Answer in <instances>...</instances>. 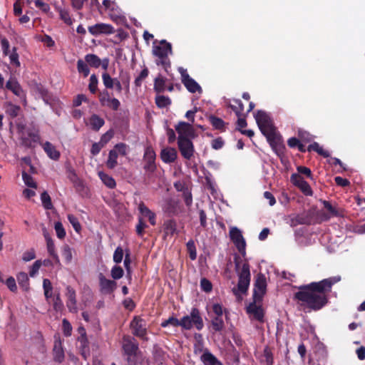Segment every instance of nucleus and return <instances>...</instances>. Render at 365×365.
Here are the masks:
<instances>
[{"instance_id": "1", "label": "nucleus", "mask_w": 365, "mask_h": 365, "mask_svg": "<svg viewBox=\"0 0 365 365\" xmlns=\"http://www.w3.org/2000/svg\"><path fill=\"white\" fill-rule=\"evenodd\" d=\"M341 280L340 276L324 279L318 282H312L299 287V291L294 294V299L301 310L318 311L328 303L327 293L330 292L332 286Z\"/></svg>"}, {"instance_id": "2", "label": "nucleus", "mask_w": 365, "mask_h": 365, "mask_svg": "<svg viewBox=\"0 0 365 365\" xmlns=\"http://www.w3.org/2000/svg\"><path fill=\"white\" fill-rule=\"evenodd\" d=\"M255 118L262 133L267 138L272 148L279 155V152H282L284 146L282 144L281 135L276 131V128L273 125L271 117L267 112L259 110L255 113Z\"/></svg>"}, {"instance_id": "3", "label": "nucleus", "mask_w": 365, "mask_h": 365, "mask_svg": "<svg viewBox=\"0 0 365 365\" xmlns=\"http://www.w3.org/2000/svg\"><path fill=\"white\" fill-rule=\"evenodd\" d=\"M234 262L238 276V282L237 287H234L232 291L237 297H240V294H247L250 284V264L247 262H245L240 268L241 259L238 256L235 257Z\"/></svg>"}, {"instance_id": "4", "label": "nucleus", "mask_w": 365, "mask_h": 365, "mask_svg": "<svg viewBox=\"0 0 365 365\" xmlns=\"http://www.w3.org/2000/svg\"><path fill=\"white\" fill-rule=\"evenodd\" d=\"M122 348L128 365H137L140 351L136 339L129 335H124L122 339Z\"/></svg>"}, {"instance_id": "5", "label": "nucleus", "mask_w": 365, "mask_h": 365, "mask_svg": "<svg viewBox=\"0 0 365 365\" xmlns=\"http://www.w3.org/2000/svg\"><path fill=\"white\" fill-rule=\"evenodd\" d=\"M153 53L157 56L158 59L155 61L158 66H162L165 71L170 67V61L168 58L169 54H172V46L165 40L160 41V45L154 46Z\"/></svg>"}, {"instance_id": "6", "label": "nucleus", "mask_w": 365, "mask_h": 365, "mask_svg": "<svg viewBox=\"0 0 365 365\" xmlns=\"http://www.w3.org/2000/svg\"><path fill=\"white\" fill-rule=\"evenodd\" d=\"M181 327L186 330H190L195 327L197 330H201L204 323L198 309H192L190 315L184 316L181 319Z\"/></svg>"}, {"instance_id": "7", "label": "nucleus", "mask_w": 365, "mask_h": 365, "mask_svg": "<svg viewBox=\"0 0 365 365\" xmlns=\"http://www.w3.org/2000/svg\"><path fill=\"white\" fill-rule=\"evenodd\" d=\"M132 334L143 341H148L147 324L140 317L135 316L130 323Z\"/></svg>"}, {"instance_id": "8", "label": "nucleus", "mask_w": 365, "mask_h": 365, "mask_svg": "<svg viewBox=\"0 0 365 365\" xmlns=\"http://www.w3.org/2000/svg\"><path fill=\"white\" fill-rule=\"evenodd\" d=\"M230 237L236 246L237 250L242 256H245L246 255V242L242 236V232L237 227H233L230 230Z\"/></svg>"}, {"instance_id": "9", "label": "nucleus", "mask_w": 365, "mask_h": 365, "mask_svg": "<svg viewBox=\"0 0 365 365\" xmlns=\"http://www.w3.org/2000/svg\"><path fill=\"white\" fill-rule=\"evenodd\" d=\"M179 71L181 74V81L187 91L192 93L195 92L202 93V90L200 86L187 73V70L183 68H179Z\"/></svg>"}, {"instance_id": "10", "label": "nucleus", "mask_w": 365, "mask_h": 365, "mask_svg": "<svg viewBox=\"0 0 365 365\" xmlns=\"http://www.w3.org/2000/svg\"><path fill=\"white\" fill-rule=\"evenodd\" d=\"M267 281L264 274L259 273L257 276L255 282V288L253 291V299L262 300L263 296L266 293Z\"/></svg>"}, {"instance_id": "11", "label": "nucleus", "mask_w": 365, "mask_h": 365, "mask_svg": "<svg viewBox=\"0 0 365 365\" xmlns=\"http://www.w3.org/2000/svg\"><path fill=\"white\" fill-rule=\"evenodd\" d=\"M175 130L178 134V140L195 138V130L190 123L180 121L175 125Z\"/></svg>"}, {"instance_id": "12", "label": "nucleus", "mask_w": 365, "mask_h": 365, "mask_svg": "<svg viewBox=\"0 0 365 365\" xmlns=\"http://www.w3.org/2000/svg\"><path fill=\"white\" fill-rule=\"evenodd\" d=\"M156 155L153 148L148 147L144 153L143 161H144V170L148 172L153 173L156 170L155 165Z\"/></svg>"}, {"instance_id": "13", "label": "nucleus", "mask_w": 365, "mask_h": 365, "mask_svg": "<svg viewBox=\"0 0 365 365\" xmlns=\"http://www.w3.org/2000/svg\"><path fill=\"white\" fill-rule=\"evenodd\" d=\"M290 181L307 196L313 195L312 190L307 182L299 174L293 173L290 177Z\"/></svg>"}, {"instance_id": "14", "label": "nucleus", "mask_w": 365, "mask_h": 365, "mask_svg": "<svg viewBox=\"0 0 365 365\" xmlns=\"http://www.w3.org/2000/svg\"><path fill=\"white\" fill-rule=\"evenodd\" d=\"M179 150L182 156L190 160L194 154V145L190 139H181L178 140Z\"/></svg>"}, {"instance_id": "15", "label": "nucleus", "mask_w": 365, "mask_h": 365, "mask_svg": "<svg viewBox=\"0 0 365 365\" xmlns=\"http://www.w3.org/2000/svg\"><path fill=\"white\" fill-rule=\"evenodd\" d=\"M100 291L102 294H110L117 287V283L114 280L108 279L103 273L98 274Z\"/></svg>"}, {"instance_id": "16", "label": "nucleus", "mask_w": 365, "mask_h": 365, "mask_svg": "<svg viewBox=\"0 0 365 365\" xmlns=\"http://www.w3.org/2000/svg\"><path fill=\"white\" fill-rule=\"evenodd\" d=\"M262 301L253 299L252 302L247 307V312L252 314L254 318L259 322H263L264 319V311L260 304Z\"/></svg>"}, {"instance_id": "17", "label": "nucleus", "mask_w": 365, "mask_h": 365, "mask_svg": "<svg viewBox=\"0 0 365 365\" xmlns=\"http://www.w3.org/2000/svg\"><path fill=\"white\" fill-rule=\"evenodd\" d=\"M88 29L91 34L96 36L101 34L108 35L115 33V29L110 24L104 23H99L91 26Z\"/></svg>"}, {"instance_id": "18", "label": "nucleus", "mask_w": 365, "mask_h": 365, "mask_svg": "<svg viewBox=\"0 0 365 365\" xmlns=\"http://www.w3.org/2000/svg\"><path fill=\"white\" fill-rule=\"evenodd\" d=\"M313 212L308 210L297 215L294 218L291 220V225L297 226V225H310L312 222Z\"/></svg>"}, {"instance_id": "19", "label": "nucleus", "mask_w": 365, "mask_h": 365, "mask_svg": "<svg viewBox=\"0 0 365 365\" xmlns=\"http://www.w3.org/2000/svg\"><path fill=\"white\" fill-rule=\"evenodd\" d=\"M66 291V297L68 298L66 302L67 307L71 312L76 313L78 309L76 307V292L71 286H67Z\"/></svg>"}, {"instance_id": "20", "label": "nucleus", "mask_w": 365, "mask_h": 365, "mask_svg": "<svg viewBox=\"0 0 365 365\" xmlns=\"http://www.w3.org/2000/svg\"><path fill=\"white\" fill-rule=\"evenodd\" d=\"M6 88L19 98L25 99L24 91L16 80L10 78L6 83Z\"/></svg>"}, {"instance_id": "21", "label": "nucleus", "mask_w": 365, "mask_h": 365, "mask_svg": "<svg viewBox=\"0 0 365 365\" xmlns=\"http://www.w3.org/2000/svg\"><path fill=\"white\" fill-rule=\"evenodd\" d=\"M160 157L164 163H173L177 158V151L175 148H167L163 149L160 153Z\"/></svg>"}, {"instance_id": "22", "label": "nucleus", "mask_w": 365, "mask_h": 365, "mask_svg": "<svg viewBox=\"0 0 365 365\" xmlns=\"http://www.w3.org/2000/svg\"><path fill=\"white\" fill-rule=\"evenodd\" d=\"M140 212L148 218L149 222L152 225H155V215L153 212L143 202H140L138 206Z\"/></svg>"}, {"instance_id": "23", "label": "nucleus", "mask_w": 365, "mask_h": 365, "mask_svg": "<svg viewBox=\"0 0 365 365\" xmlns=\"http://www.w3.org/2000/svg\"><path fill=\"white\" fill-rule=\"evenodd\" d=\"M43 149L50 158L54 160H58L60 157V153L50 142L47 141L43 144Z\"/></svg>"}, {"instance_id": "24", "label": "nucleus", "mask_w": 365, "mask_h": 365, "mask_svg": "<svg viewBox=\"0 0 365 365\" xmlns=\"http://www.w3.org/2000/svg\"><path fill=\"white\" fill-rule=\"evenodd\" d=\"M163 228L166 235H173L177 230L176 222L174 220H165L163 223Z\"/></svg>"}, {"instance_id": "25", "label": "nucleus", "mask_w": 365, "mask_h": 365, "mask_svg": "<svg viewBox=\"0 0 365 365\" xmlns=\"http://www.w3.org/2000/svg\"><path fill=\"white\" fill-rule=\"evenodd\" d=\"M104 123V120L96 114H93L90 118V124L93 130L98 131Z\"/></svg>"}, {"instance_id": "26", "label": "nucleus", "mask_w": 365, "mask_h": 365, "mask_svg": "<svg viewBox=\"0 0 365 365\" xmlns=\"http://www.w3.org/2000/svg\"><path fill=\"white\" fill-rule=\"evenodd\" d=\"M200 359L205 365H216L218 363L217 358L208 350L204 352Z\"/></svg>"}, {"instance_id": "27", "label": "nucleus", "mask_w": 365, "mask_h": 365, "mask_svg": "<svg viewBox=\"0 0 365 365\" xmlns=\"http://www.w3.org/2000/svg\"><path fill=\"white\" fill-rule=\"evenodd\" d=\"M212 329L215 332H221L225 329L222 317H213L211 319Z\"/></svg>"}, {"instance_id": "28", "label": "nucleus", "mask_w": 365, "mask_h": 365, "mask_svg": "<svg viewBox=\"0 0 365 365\" xmlns=\"http://www.w3.org/2000/svg\"><path fill=\"white\" fill-rule=\"evenodd\" d=\"M73 187H75L76 192L81 195L82 197L87 196L88 194V188L85 185L83 180L81 179L78 180L77 181H75V182L73 183Z\"/></svg>"}, {"instance_id": "29", "label": "nucleus", "mask_w": 365, "mask_h": 365, "mask_svg": "<svg viewBox=\"0 0 365 365\" xmlns=\"http://www.w3.org/2000/svg\"><path fill=\"white\" fill-rule=\"evenodd\" d=\"M53 359L55 361L61 363L64 359V352L60 343L55 344L53 347Z\"/></svg>"}, {"instance_id": "30", "label": "nucleus", "mask_w": 365, "mask_h": 365, "mask_svg": "<svg viewBox=\"0 0 365 365\" xmlns=\"http://www.w3.org/2000/svg\"><path fill=\"white\" fill-rule=\"evenodd\" d=\"M307 150L309 152L314 150L317 152L319 155L323 156L324 158H328L330 155L329 153L327 150H324L322 147L319 146V143L317 142L310 144L307 148Z\"/></svg>"}, {"instance_id": "31", "label": "nucleus", "mask_w": 365, "mask_h": 365, "mask_svg": "<svg viewBox=\"0 0 365 365\" xmlns=\"http://www.w3.org/2000/svg\"><path fill=\"white\" fill-rule=\"evenodd\" d=\"M86 62L91 67L98 68L101 64V60L95 54H87L85 56Z\"/></svg>"}, {"instance_id": "32", "label": "nucleus", "mask_w": 365, "mask_h": 365, "mask_svg": "<svg viewBox=\"0 0 365 365\" xmlns=\"http://www.w3.org/2000/svg\"><path fill=\"white\" fill-rule=\"evenodd\" d=\"M118 153L115 150H110L108 153V158L106 162V166L110 169H113L117 165Z\"/></svg>"}, {"instance_id": "33", "label": "nucleus", "mask_w": 365, "mask_h": 365, "mask_svg": "<svg viewBox=\"0 0 365 365\" xmlns=\"http://www.w3.org/2000/svg\"><path fill=\"white\" fill-rule=\"evenodd\" d=\"M154 90L157 93H163L165 90V78L160 76L155 78Z\"/></svg>"}, {"instance_id": "34", "label": "nucleus", "mask_w": 365, "mask_h": 365, "mask_svg": "<svg viewBox=\"0 0 365 365\" xmlns=\"http://www.w3.org/2000/svg\"><path fill=\"white\" fill-rule=\"evenodd\" d=\"M17 281L19 282V284L24 289L28 290L29 289V277L26 272H20L17 275Z\"/></svg>"}, {"instance_id": "35", "label": "nucleus", "mask_w": 365, "mask_h": 365, "mask_svg": "<svg viewBox=\"0 0 365 365\" xmlns=\"http://www.w3.org/2000/svg\"><path fill=\"white\" fill-rule=\"evenodd\" d=\"M155 103L158 108H165L171 104V100L165 96H157L155 97Z\"/></svg>"}, {"instance_id": "36", "label": "nucleus", "mask_w": 365, "mask_h": 365, "mask_svg": "<svg viewBox=\"0 0 365 365\" xmlns=\"http://www.w3.org/2000/svg\"><path fill=\"white\" fill-rule=\"evenodd\" d=\"M99 176L103 183L109 188H114L116 185L115 180L107 174L99 173Z\"/></svg>"}, {"instance_id": "37", "label": "nucleus", "mask_w": 365, "mask_h": 365, "mask_svg": "<svg viewBox=\"0 0 365 365\" xmlns=\"http://www.w3.org/2000/svg\"><path fill=\"white\" fill-rule=\"evenodd\" d=\"M209 121L212 125L217 130H223L225 127V122L220 118L215 115H210L209 117Z\"/></svg>"}, {"instance_id": "38", "label": "nucleus", "mask_w": 365, "mask_h": 365, "mask_svg": "<svg viewBox=\"0 0 365 365\" xmlns=\"http://www.w3.org/2000/svg\"><path fill=\"white\" fill-rule=\"evenodd\" d=\"M153 354L154 359L159 364H162L164 357V351L157 345L153 346Z\"/></svg>"}, {"instance_id": "39", "label": "nucleus", "mask_w": 365, "mask_h": 365, "mask_svg": "<svg viewBox=\"0 0 365 365\" xmlns=\"http://www.w3.org/2000/svg\"><path fill=\"white\" fill-rule=\"evenodd\" d=\"M41 200L43 206L44 207L45 209L51 210L53 208V205L51 202V197L49 196V195L48 194V192L46 191H44L43 192H42V194L41 195Z\"/></svg>"}, {"instance_id": "40", "label": "nucleus", "mask_w": 365, "mask_h": 365, "mask_svg": "<svg viewBox=\"0 0 365 365\" xmlns=\"http://www.w3.org/2000/svg\"><path fill=\"white\" fill-rule=\"evenodd\" d=\"M46 244H47V250H48L49 255L53 258V259L55 260V262L56 263L59 264L60 260H59L57 253L55 251V245H54V242H53V240H48V242H46Z\"/></svg>"}, {"instance_id": "41", "label": "nucleus", "mask_w": 365, "mask_h": 365, "mask_svg": "<svg viewBox=\"0 0 365 365\" xmlns=\"http://www.w3.org/2000/svg\"><path fill=\"white\" fill-rule=\"evenodd\" d=\"M77 68L78 71L83 73L85 77L88 76L90 70L86 62L79 59L77 61Z\"/></svg>"}, {"instance_id": "42", "label": "nucleus", "mask_w": 365, "mask_h": 365, "mask_svg": "<svg viewBox=\"0 0 365 365\" xmlns=\"http://www.w3.org/2000/svg\"><path fill=\"white\" fill-rule=\"evenodd\" d=\"M43 287L44 290V295L46 299L52 297V284L49 279H44L43 281Z\"/></svg>"}, {"instance_id": "43", "label": "nucleus", "mask_w": 365, "mask_h": 365, "mask_svg": "<svg viewBox=\"0 0 365 365\" xmlns=\"http://www.w3.org/2000/svg\"><path fill=\"white\" fill-rule=\"evenodd\" d=\"M22 178H23V180H24V183L28 187H32V188H36L37 184L34 181V178H32L31 175H30L29 174H28L27 173L24 171L22 173Z\"/></svg>"}, {"instance_id": "44", "label": "nucleus", "mask_w": 365, "mask_h": 365, "mask_svg": "<svg viewBox=\"0 0 365 365\" xmlns=\"http://www.w3.org/2000/svg\"><path fill=\"white\" fill-rule=\"evenodd\" d=\"M58 11L59 12L61 19L63 21V22L67 25H71L73 21L69 15L68 11L62 9H58Z\"/></svg>"}, {"instance_id": "45", "label": "nucleus", "mask_w": 365, "mask_h": 365, "mask_svg": "<svg viewBox=\"0 0 365 365\" xmlns=\"http://www.w3.org/2000/svg\"><path fill=\"white\" fill-rule=\"evenodd\" d=\"M187 249L189 252L190 258L192 260H194L197 257V252H196V248L195 245V242L193 240H190L187 242Z\"/></svg>"}, {"instance_id": "46", "label": "nucleus", "mask_w": 365, "mask_h": 365, "mask_svg": "<svg viewBox=\"0 0 365 365\" xmlns=\"http://www.w3.org/2000/svg\"><path fill=\"white\" fill-rule=\"evenodd\" d=\"M103 82L106 88H113L114 86L115 78H112L108 73H103L102 75Z\"/></svg>"}, {"instance_id": "47", "label": "nucleus", "mask_w": 365, "mask_h": 365, "mask_svg": "<svg viewBox=\"0 0 365 365\" xmlns=\"http://www.w3.org/2000/svg\"><path fill=\"white\" fill-rule=\"evenodd\" d=\"M68 220L69 222L72 225L73 229L76 232H80L81 230V225L76 217L73 215L69 214L68 215Z\"/></svg>"}, {"instance_id": "48", "label": "nucleus", "mask_w": 365, "mask_h": 365, "mask_svg": "<svg viewBox=\"0 0 365 365\" xmlns=\"http://www.w3.org/2000/svg\"><path fill=\"white\" fill-rule=\"evenodd\" d=\"M88 89L92 93H96L98 89V78L95 74H92L89 80Z\"/></svg>"}, {"instance_id": "49", "label": "nucleus", "mask_w": 365, "mask_h": 365, "mask_svg": "<svg viewBox=\"0 0 365 365\" xmlns=\"http://www.w3.org/2000/svg\"><path fill=\"white\" fill-rule=\"evenodd\" d=\"M148 69L147 68H143L140 75L135 79L134 83L135 86L140 87L142 84V81L148 77Z\"/></svg>"}, {"instance_id": "50", "label": "nucleus", "mask_w": 365, "mask_h": 365, "mask_svg": "<svg viewBox=\"0 0 365 365\" xmlns=\"http://www.w3.org/2000/svg\"><path fill=\"white\" fill-rule=\"evenodd\" d=\"M20 106L9 103L6 109V113L11 117L15 118L19 115L20 111Z\"/></svg>"}, {"instance_id": "51", "label": "nucleus", "mask_w": 365, "mask_h": 365, "mask_svg": "<svg viewBox=\"0 0 365 365\" xmlns=\"http://www.w3.org/2000/svg\"><path fill=\"white\" fill-rule=\"evenodd\" d=\"M168 325H171L175 327H179V326L181 327V319L178 320L177 318L171 317L169 319H168L167 320H165L164 322H163L161 324V326L163 327H165Z\"/></svg>"}, {"instance_id": "52", "label": "nucleus", "mask_w": 365, "mask_h": 365, "mask_svg": "<svg viewBox=\"0 0 365 365\" xmlns=\"http://www.w3.org/2000/svg\"><path fill=\"white\" fill-rule=\"evenodd\" d=\"M123 274H124V271H123V268L120 266L115 265L111 269L110 274H111V277L114 279H120L123 276Z\"/></svg>"}, {"instance_id": "53", "label": "nucleus", "mask_w": 365, "mask_h": 365, "mask_svg": "<svg viewBox=\"0 0 365 365\" xmlns=\"http://www.w3.org/2000/svg\"><path fill=\"white\" fill-rule=\"evenodd\" d=\"M263 356L265 359V362L267 365H272L274 360H273V354L272 353V351L269 347L266 346L264 349L263 351Z\"/></svg>"}, {"instance_id": "54", "label": "nucleus", "mask_w": 365, "mask_h": 365, "mask_svg": "<svg viewBox=\"0 0 365 365\" xmlns=\"http://www.w3.org/2000/svg\"><path fill=\"white\" fill-rule=\"evenodd\" d=\"M54 229L56 232V235L59 239H63L66 236V231L61 222H55Z\"/></svg>"}, {"instance_id": "55", "label": "nucleus", "mask_w": 365, "mask_h": 365, "mask_svg": "<svg viewBox=\"0 0 365 365\" xmlns=\"http://www.w3.org/2000/svg\"><path fill=\"white\" fill-rule=\"evenodd\" d=\"M148 227V225L143 221V218L139 217L138 223L136 225L135 231L138 236L142 237L144 234V230Z\"/></svg>"}, {"instance_id": "56", "label": "nucleus", "mask_w": 365, "mask_h": 365, "mask_svg": "<svg viewBox=\"0 0 365 365\" xmlns=\"http://www.w3.org/2000/svg\"><path fill=\"white\" fill-rule=\"evenodd\" d=\"M182 197L185 201V205L187 207H190L192 204V196L190 190L187 188H186L182 192Z\"/></svg>"}, {"instance_id": "57", "label": "nucleus", "mask_w": 365, "mask_h": 365, "mask_svg": "<svg viewBox=\"0 0 365 365\" xmlns=\"http://www.w3.org/2000/svg\"><path fill=\"white\" fill-rule=\"evenodd\" d=\"M62 255H63V257L65 258L66 261L68 263L71 262V260H72V252H71V247L68 245H65L63 247Z\"/></svg>"}, {"instance_id": "58", "label": "nucleus", "mask_w": 365, "mask_h": 365, "mask_svg": "<svg viewBox=\"0 0 365 365\" xmlns=\"http://www.w3.org/2000/svg\"><path fill=\"white\" fill-rule=\"evenodd\" d=\"M323 205L331 215L336 217L340 215V213L338 211V210L336 207H333L329 201L324 200Z\"/></svg>"}, {"instance_id": "59", "label": "nucleus", "mask_w": 365, "mask_h": 365, "mask_svg": "<svg viewBox=\"0 0 365 365\" xmlns=\"http://www.w3.org/2000/svg\"><path fill=\"white\" fill-rule=\"evenodd\" d=\"M200 287L202 290L205 292H210L212 291V285L210 280L206 278L201 279Z\"/></svg>"}, {"instance_id": "60", "label": "nucleus", "mask_w": 365, "mask_h": 365, "mask_svg": "<svg viewBox=\"0 0 365 365\" xmlns=\"http://www.w3.org/2000/svg\"><path fill=\"white\" fill-rule=\"evenodd\" d=\"M10 62L11 64L15 65L16 67L20 66V62L19 61V54L16 53V48L14 47L12 53L9 56Z\"/></svg>"}, {"instance_id": "61", "label": "nucleus", "mask_w": 365, "mask_h": 365, "mask_svg": "<svg viewBox=\"0 0 365 365\" xmlns=\"http://www.w3.org/2000/svg\"><path fill=\"white\" fill-rule=\"evenodd\" d=\"M63 331L66 336H69L71 334L72 327L70 322L66 319H63L62 321Z\"/></svg>"}, {"instance_id": "62", "label": "nucleus", "mask_w": 365, "mask_h": 365, "mask_svg": "<svg viewBox=\"0 0 365 365\" xmlns=\"http://www.w3.org/2000/svg\"><path fill=\"white\" fill-rule=\"evenodd\" d=\"M123 257V250L120 247H118L113 254V261L115 263L121 262Z\"/></svg>"}, {"instance_id": "63", "label": "nucleus", "mask_w": 365, "mask_h": 365, "mask_svg": "<svg viewBox=\"0 0 365 365\" xmlns=\"http://www.w3.org/2000/svg\"><path fill=\"white\" fill-rule=\"evenodd\" d=\"M113 131L112 130H109L108 131H107L106 133H104L101 136L100 143L103 146H105V145L110 141V140L113 138Z\"/></svg>"}, {"instance_id": "64", "label": "nucleus", "mask_w": 365, "mask_h": 365, "mask_svg": "<svg viewBox=\"0 0 365 365\" xmlns=\"http://www.w3.org/2000/svg\"><path fill=\"white\" fill-rule=\"evenodd\" d=\"M34 4L37 8L40 9L44 13H48L50 11L49 5L41 0H36Z\"/></svg>"}]
</instances>
